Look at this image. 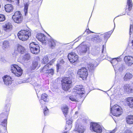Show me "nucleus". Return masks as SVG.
Masks as SVG:
<instances>
[{
  "instance_id": "32",
  "label": "nucleus",
  "mask_w": 133,
  "mask_h": 133,
  "mask_svg": "<svg viewBox=\"0 0 133 133\" xmlns=\"http://www.w3.org/2000/svg\"><path fill=\"white\" fill-rule=\"evenodd\" d=\"M12 25L10 23H6L3 26V28L4 29L6 30L7 29H9L11 28Z\"/></svg>"
},
{
  "instance_id": "14",
  "label": "nucleus",
  "mask_w": 133,
  "mask_h": 133,
  "mask_svg": "<svg viewBox=\"0 0 133 133\" xmlns=\"http://www.w3.org/2000/svg\"><path fill=\"white\" fill-rule=\"evenodd\" d=\"M100 57L103 59H107L110 61V62H111L112 58L108 57L107 56V54L106 51V48H105L104 45H102L101 54L100 56Z\"/></svg>"
},
{
  "instance_id": "3",
  "label": "nucleus",
  "mask_w": 133,
  "mask_h": 133,
  "mask_svg": "<svg viewBox=\"0 0 133 133\" xmlns=\"http://www.w3.org/2000/svg\"><path fill=\"white\" fill-rule=\"evenodd\" d=\"M110 111L112 115L116 116H119L122 113L121 107L117 104L115 105L113 107H111L110 105Z\"/></svg>"
},
{
  "instance_id": "7",
  "label": "nucleus",
  "mask_w": 133,
  "mask_h": 133,
  "mask_svg": "<svg viewBox=\"0 0 133 133\" xmlns=\"http://www.w3.org/2000/svg\"><path fill=\"white\" fill-rule=\"evenodd\" d=\"M11 106V104L10 103H7L5 107V109L6 110L5 113V115L4 118H5L2 122L1 124L3 126L6 128L7 124V118L9 114V111L10 107Z\"/></svg>"
},
{
  "instance_id": "2",
  "label": "nucleus",
  "mask_w": 133,
  "mask_h": 133,
  "mask_svg": "<svg viewBox=\"0 0 133 133\" xmlns=\"http://www.w3.org/2000/svg\"><path fill=\"white\" fill-rule=\"evenodd\" d=\"M62 88L65 91L68 90L72 86V81L69 77H64L61 81Z\"/></svg>"
},
{
  "instance_id": "55",
  "label": "nucleus",
  "mask_w": 133,
  "mask_h": 133,
  "mask_svg": "<svg viewBox=\"0 0 133 133\" xmlns=\"http://www.w3.org/2000/svg\"><path fill=\"white\" fill-rule=\"evenodd\" d=\"M16 0V3L17 5H19V0Z\"/></svg>"
},
{
  "instance_id": "17",
  "label": "nucleus",
  "mask_w": 133,
  "mask_h": 133,
  "mask_svg": "<svg viewBox=\"0 0 133 133\" xmlns=\"http://www.w3.org/2000/svg\"><path fill=\"white\" fill-rule=\"evenodd\" d=\"M39 58H35L32 61V64L30 65V69L31 71H32L36 68L38 64V60Z\"/></svg>"
},
{
  "instance_id": "5",
  "label": "nucleus",
  "mask_w": 133,
  "mask_h": 133,
  "mask_svg": "<svg viewBox=\"0 0 133 133\" xmlns=\"http://www.w3.org/2000/svg\"><path fill=\"white\" fill-rule=\"evenodd\" d=\"M73 91L74 94L79 95L81 98L82 97V95L85 93L84 89L82 85H76L73 89Z\"/></svg>"
},
{
  "instance_id": "60",
  "label": "nucleus",
  "mask_w": 133,
  "mask_h": 133,
  "mask_svg": "<svg viewBox=\"0 0 133 133\" xmlns=\"http://www.w3.org/2000/svg\"><path fill=\"white\" fill-rule=\"evenodd\" d=\"M78 114V112L77 111H76L75 112V115H77Z\"/></svg>"
},
{
  "instance_id": "52",
  "label": "nucleus",
  "mask_w": 133,
  "mask_h": 133,
  "mask_svg": "<svg viewBox=\"0 0 133 133\" xmlns=\"http://www.w3.org/2000/svg\"><path fill=\"white\" fill-rule=\"evenodd\" d=\"M39 101L40 103L41 104H45V102H46V101H43V100H42V99H41V100H39Z\"/></svg>"
},
{
  "instance_id": "61",
  "label": "nucleus",
  "mask_w": 133,
  "mask_h": 133,
  "mask_svg": "<svg viewBox=\"0 0 133 133\" xmlns=\"http://www.w3.org/2000/svg\"><path fill=\"white\" fill-rule=\"evenodd\" d=\"M4 115V113H2L1 115V116H2L3 115Z\"/></svg>"
},
{
  "instance_id": "34",
  "label": "nucleus",
  "mask_w": 133,
  "mask_h": 133,
  "mask_svg": "<svg viewBox=\"0 0 133 133\" xmlns=\"http://www.w3.org/2000/svg\"><path fill=\"white\" fill-rule=\"evenodd\" d=\"M123 65L121 64H117L115 65V66H114V68H115L117 70H118L120 71H122L123 70Z\"/></svg>"
},
{
  "instance_id": "16",
  "label": "nucleus",
  "mask_w": 133,
  "mask_h": 133,
  "mask_svg": "<svg viewBox=\"0 0 133 133\" xmlns=\"http://www.w3.org/2000/svg\"><path fill=\"white\" fill-rule=\"evenodd\" d=\"M49 64H47L45 65L43 67L42 71L44 73L50 74L52 75L54 73V70L52 69H48L49 68Z\"/></svg>"
},
{
  "instance_id": "46",
  "label": "nucleus",
  "mask_w": 133,
  "mask_h": 133,
  "mask_svg": "<svg viewBox=\"0 0 133 133\" xmlns=\"http://www.w3.org/2000/svg\"><path fill=\"white\" fill-rule=\"evenodd\" d=\"M77 130L79 133H83L84 131V130L83 129L79 128H78L77 129Z\"/></svg>"
},
{
  "instance_id": "62",
  "label": "nucleus",
  "mask_w": 133,
  "mask_h": 133,
  "mask_svg": "<svg viewBox=\"0 0 133 133\" xmlns=\"http://www.w3.org/2000/svg\"><path fill=\"white\" fill-rule=\"evenodd\" d=\"M63 133H68L67 131H65L64 132H63Z\"/></svg>"
},
{
  "instance_id": "20",
  "label": "nucleus",
  "mask_w": 133,
  "mask_h": 133,
  "mask_svg": "<svg viewBox=\"0 0 133 133\" xmlns=\"http://www.w3.org/2000/svg\"><path fill=\"white\" fill-rule=\"evenodd\" d=\"M127 105L131 108H133V97H128L125 99Z\"/></svg>"
},
{
  "instance_id": "57",
  "label": "nucleus",
  "mask_w": 133,
  "mask_h": 133,
  "mask_svg": "<svg viewBox=\"0 0 133 133\" xmlns=\"http://www.w3.org/2000/svg\"><path fill=\"white\" fill-rule=\"evenodd\" d=\"M10 98H8V99H7L6 100V103L8 102H9L10 101Z\"/></svg>"
},
{
  "instance_id": "56",
  "label": "nucleus",
  "mask_w": 133,
  "mask_h": 133,
  "mask_svg": "<svg viewBox=\"0 0 133 133\" xmlns=\"http://www.w3.org/2000/svg\"><path fill=\"white\" fill-rule=\"evenodd\" d=\"M8 2H14V0H5Z\"/></svg>"
},
{
  "instance_id": "10",
  "label": "nucleus",
  "mask_w": 133,
  "mask_h": 133,
  "mask_svg": "<svg viewBox=\"0 0 133 133\" xmlns=\"http://www.w3.org/2000/svg\"><path fill=\"white\" fill-rule=\"evenodd\" d=\"M77 74L83 80L86 79L88 75V72L86 68L83 67L78 70Z\"/></svg>"
},
{
  "instance_id": "8",
  "label": "nucleus",
  "mask_w": 133,
  "mask_h": 133,
  "mask_svg": "<svg viewBox=\"0 0 133 133\" xmlns=\"http://www.w3.org/2000/svg\"><path fill=\"white\" fill-rule=\"evenodd\" d=\"M29 47L31 52L35 54H37L40 51V47L36 43L32 42L29 44Z\"/></svg>"
},
{
  "instance_id": "35",
  "label": "nucleus",
  "mask_w": 133,
  "mask_h": 133,
  "mask_svg": "<svg viewBox=\"0 0 133 133\" xmlns=\"http://www.w3.org/2000/svg\"><path fill=\"white\" fill-rule=\"evenodd\" d=\"M48 96L45 94H43L41 96V99L43 100L44 101H47L48 100Z\"/></svg>"
},
{
  "instance_id": "43",
  "label": "nucleus",
  "mask_w": 133,
  "mask_h": 133,
  "mask_svg": "<svg viewBox=\"0 0 133 133\" xmlns=\"http://www.w3.org/2000/svg\"><path fill=\"white\" fill-rule=\"evenodd\" d=\"M5 16L4 15L0 14V22L3 21L5 20Z\"/></svg>"
},
{
  "instance_id": "42",
  "label": "nucleus",
  "mask_w": 133,
  "mask_h": 133,
  "mask_svg": "<svg viewBox=\"0 0 133 133\" xmlns=\"http://www.w3.org/2000/svg\"><path fill=\"white\" fill-rule=\"evenodd\" d=\"M133 33V23L130 24L129 28V35L130 37L131 34Z\"/></svg>"
},
{
  "instance_id": "33",
  "label": "nucleus",
  "mask_w": 133,
  "mask_h": 133,
  "mask_svg": "<svg viewBox=\"0 0 133 133\" xmlns=\"http://www.w3.org/2000/svg\"><path fill=\"white\" fill-rule=\"evenodd\" d=\"M9 42L8 41H4L3 43L2 47L4 49L8 48L9 46Z\"/></svg>"
},
{
  "instance_id": "59",
  "label": "nucleus",
  "mask_w": 133,
  "mask_h": 133,
  "mask_svg": "<svg viewBox=\"0 0 133 133\" xmlns=\"http://www.w3.org/2000/svg\"><path fill=\"white\" fill-rule=\"evenodd\" d=\"M123 15H124L123 14H122V13L119 15L118 16H117L116 17H119V16H123Z\"/></svg>"
},
{
  "instance_id": "54",
  "label": "nucleus",
  "mask_w": 133,
  "mask_h": 133,
  "mask_svg": "<svg viewBox=\"0 0 133 133\" xmlns=\"http://www.w3.org/2000/svg\"><path fill=\"white\" fill-rule=\"evenodd\" d=\"M1 60L4 63H5L6 61V60L3 57H2L1 58Z\"/></svg>"
},
{
  "instance_id": "51",
  "label": "nucleus",
  "mask_w": 133,
  "mask_h": 133,
  "mask_svg": "<svg viewBox=\"0 0 133 133\" xmlns=\"http://www.w3.org/2000/svg\"><path fill=\"white\" fill-rule=\"evenodd\" d=\"M131 3H132L131 0H128V4L129 7V8H130V7L131 4Z\"/></svg>"
},
{
  "instance_id": "36",
  "label": "nucleus",
  "mask_w": 133,
  "mask_h": 133,
  "mask_svg": "<svg viewBox=\"0 0 133 133\" xmlns=\"http://www.w3.org/2000/svg\"><path fill=\"white\" fill-rule=\"evenodd\" d=\"M77 96L76 95V96L75 94L74 95H71L69 97V99L70 100L73 102H76V99L77 98Z\"/></svg>"
},
{
  "instance_id": "58",
  "label": "nucleus",
  "mask_w": 133,
  "mask_h": 133,
  "mask_svg": "<svg viewBox=\"0 0 133 133\" xmlns=\"http://www.w3.org/2000/svg\"><path fill=\"white\" fill-rule=\"evenodd\" d=\"M132 12H133V13H131V12H130L131 14L130 16H131V17H133V8L132 10Z\"/></svg>"
},
{
  "instance_id": "63",
  "label": "nucleus",
  "mask_w": 133,
  "mask_h": 133,
  "mask_svg": "<svg viewBox=\"0 0 133 133\" xmlns=\"http://www.w3.org/2000/svg\"><path fill=\"white\" fill-rule=\"evenodd\" d=\"M88 30L90 32H90V33H92V32L91 31H90L89 29H88Z\"/></svg>"
},
{
  "instance_id": "28",
  "label": "nucleus",
  "mask_w": 133,
  "mask_h": 133,
  "mask_svg": "<svg viewBox=\"0 0 133 133\" xmlns=\"http://www.w3.org/2000/svg\"><path fill=\"white\" fill-rule=\"evenodd\" d=\"M30 58L31 56L30 54L27 53L23 56L22 59L24 62L26 63L30 59Z\"/></svg>"
},
{
  "instance_id": "53",
  "label": "nucleus",
  "mask_w": 133,
  "mask_h": 133,
  "mask_svg": "<svg viewBox=\"0 0 133 133\" xmlns=\"http://www.w3.org/2000/svg\"><path fill=\"white\" fill-rule=\"evenodd\" d=\"M38 87H40L39 86H36L35 87V89L36 91V92L37 94V92H39L40 91V90H38L37 88Z\"/></svg>"
},
{
  "instance_id": "44",
  "label": "nucleus",
  "mask_w": 133,
  "mask_h": 133,
  "mask_svg": "<svg viewBox=\"0 0 133 133\" xmlns=\"http://www.w3.org/2000/svg\"><path fill=\"white\" fill-rule=\"evenodd\" d=\"M48 109L47 107H46L44 109H43V113L45 116H46L48 115Z\"/></svg>"
},
{
  "instance_id": "48",
  "label": "nucleus",
  "mask_w": 133,
  "mask_h": 133,
  "mask_svg": "<svg viewBox=\"0 0 133 133\" xmlns=\"http://www.w3.org/2000/svg\"><path fill=\"white\" fill-rule=\"evenodd\" d=\"M66 124L72 125V121L68 119H66Z\"/></svg>"
},
{
  "instance_id": "22",
  "label": "nucleus",
  "mask_w": 133,
  "mask_h": 133,
  "mask_svg": "<svg viewBox=\"0 0 133 133\" xmlns=\"http://www.w3.org/2000/svg\"><path fill=\"white\" fill-rule=\"evenodd\" d=\"M48 42L49 44L52 49L56 46L57 41L50 36V38L48 39Z\"/></svg>"
},
{
  "instance_id": "15",
  "label": "nucleus",
  "mask_w": 133,
  "mask_h": 133,
  "mask_svg": "<svg viewBox=\"0 0 133 133\" xmlns=\"http://www.w3.org/2000/svg\"><path fill=\"white\" fill-rule=\"evenodd\" d=\"M3 79L5 85L9 86L12 84L13 79L11 77L6 75L3 77Z\"/></svg>"
},
{
  "instance_id": "12",
  "label": "nucleus",
  "mask_w": 133,
  "mask_h": 133,
  "mask_svg": "<svg viewBox=\"0 0 133 133\" xmlns=\"http://www.w3.org/2000/svg\"><path fill=\"white\" fill-rule=\"evenodd\" d=\"M77 52L81 54H84L86 53L89 49L88 46L84 44V42H82L80 45L78 47Z\"/></svg>"
},
{
  "instance_id": "9",
  "label": "nucleus",
  "mask_w": 133,
  "mask_h": 133,
  "mask_svg": "<svg viewBox=\"0 0 133 133\" xmlns=\"http://www.w3.org/2000/svg\"><path fill=\"white\" fill-rule=\"evenodd\" d=\"M12 18L15 22L19 24L22 22L23 19L22 15L19 11L15 12Z\"/></svg>"
},
{
  "instance_id": "13",
  "label": "nucleus",
  "mask_w": 133,
  "mask_h": 133,
  "mask_svg": "<svg viewBox=\"0 0 133 133\" xmlns=\"http://www.w3.org/2000/svg\"><path fill=\"white\" fill-rule=\"evenodd\" d=\"M68 57L69 61L74 63L78 60V56L74 52H71L68 54Z\"/></svg>"
},
{
  "instance_id": "37",
  "label": "nucleus",
  "mask_w": 133,
  "mask_h": 133,
  "mask_svg": "<svg viewBox=\"0 0 133 133\" xmlns=\"http://www.w3.org/2000/svg\"><path fill=\"white\" fill-rule=\"evenodd\" d=\"M64 61L63 59L61 60L60 61L59 63H58L56 65V69H57V72L58 71V70L59 69V67L60 65H61L62 64H64Z\"/></svg>"
},
{
  "instance_id": "23",
  "label": "nucleus",
  "mask_w": 133,
  "mask_h": 133,
  "mask_svg": "<svg viewBox=\"0 0 133 133\" xmlns=\"http://www.w3.org/2000/svg\"><path fill=\"white\" fill-rule=\"evenodd\" d=\"M13 5L11 4H7L4 6V9L5 11L8 12H11L13 9Z\"/></svg>"
},
{
  "instance_id": "4",
  "label": "nucleus",
  "mask_w": 133,
  "mask_h": 133,
  "mask_svg": "<svg viewBox=\"0 0 133 133\" xmlns=\"http://www.w3.org/2000/svg\"><path fill=\"white\" fill-rule=\"evenodd\" d=\"M11 70L16 76H21L23 74V70L17 65L12 64L11 66Z\"/></svg>"
},
{
  "instance_id": "38",
  "label": "nucleus",
  "mask_w": 133,
  "mask_h": 133,
  "mask_svg": "<svg viewBox=\"0 0 133 133\" xmlns=\"http://www.w3.org/2000/svg\"><path fill=\"white\" fill-rule=\"evenodd\" d=\"M49 61L48 57L47 56H45L43 57V61H42V63L43 64H47ZM48 64H49L48 63Z\"/></svg>"
},
{
  "instance_id": "40",
  "label": "nucleus",
  "mask_w": 133,
  "mask_h": 133,
  "mask_svg": "<svg viewBox=\"0 0 133 133\" xmlns=\"http://www.w3.org/2000/svg\"><path fill=\"white\" fill-rule=\"evenodd\" d=\"M125 91L127 93L129 94L132 92V88L130 87H125Z\"/></svg>"
},
{
  "instance_id": "30",
  "label": "nucleus",
  "mask_w": 133,
  "mask_h": 133,
  "mask_svg": "<svg viewBox=\"0 0 133 133\" xmlns=\"http://www.w3.org/2000/svg\"><path fill=\"white\" fill-rule=\"evenodd\" d=\"M29 4V1L24 3V12L25 16H26L28 13V9Z\"/></svg>"
},
{
  "instance_id": "47",
  "label": "nucleus",
  "mask_w": 133,
  "mask_h": 133,
  "mask_svg": "<svg viewBox=\"0 0 133 133\" xmlns=\"http://www.w3.org/2000/svg\"><path fill=\"white\" fill-rule=\"evenodd\" d=\"M117 128L116 127L114 130L110 131L109 132H107L106 133H115L117 131Z\"/></svg>"
},
{
  "instance_id": "25",
  "label": "nucleus",
  "mask_w": 133,
  "mask_h": 133,
  "mask_svg": "<svg viewBox=\"0 0 133 133\" xmlns=\"http://www.w3.org/2000/svg\"><path fill=\"white\" fill-rule=\"evenodd\" d=\"M92 37L91 39V41L95 43L101 42L102 41L101 39L100 38L99 36L98 35H94L92 36Z\"/></svg>"
},
{
  "instance_id": "41",
  "label": "nucleus",
  "mask_w": 133,
  "mask_h": 133,
  "mask_svg": "<svg viewBox=\"0 0 133 133\" xmlns=\"http://www.w3.org/2000/svg\"><path fill=\"white\" fill-rule=\"evenodd\" d=\"M43 36V34L41 33H39L38 34L36 35V37L37 39L40 41L41 39L42 38V36Z\"/></svg>"
},
{
  "instance_id": "50",
  "label": "nucleus",
  "mask_w": 133,
  "mask_h": 133,
  "mask_svg": "<svg viewBox=\"0 0 133 133\" xmlns=\"http://www.w3.org/2000/svg\"><path fill=\"white\" fill-rule=\"evenodd\" d=\"M84 33L82 35H80L75 40L76 41V42H77L81 38V37L82 36H83V35L84 34Z\"/></svg>"
},
{
  "instance_id": "18",
  "label": "nucleus",
  "mask_w": 133,
  "mask_h": 133,
  "mask_svg": "<svg viewBox=\"0 0 133 133\" xmlns=\"http://www.w3.org/2000/svg\"><path fill=\"white\" fill-rule=\"evenodd\" d=\"M124 60L126 64L128 66H130L133 64V57L125 56Z\"/></svg>"
},
{
  "instance_id": "6",
  "label": "nucleus",
  "mask_w": 133,
  "mask_h": 133,
  "mask_svg": "<svg viewBox=\"0 0 133 133\" xmlns=\"http://www.w3.org/2000/svg\"><path fill=\"white\" fill-rule=\"evenodd\" d=\"M90 128L92 131L97 133H101L103 127L97 123L93 122L91 123Z\"/></svg>"
},
{
  "instance_id": "27",
  "label": "nucleus",
  "mask_w": 133,
  "mask_h": 133,
  "mask_svg": "<svg viewBox=\"0 0 133 133\" xmlns=\"http://www.w3.org/2000/svg\"><path fill=\"white\" fill-rule=\"evenodd\" d=\"M132 75L129 72L126 73L124 76L123 79L124 81H127L131 79L132 77Z\"/></svg>"
},
{
  "instance_id": "31",
  "label": "nucleus",
  "mask_w": 133,
  "mask_h": 133,
  "mask_svg": "<svg viewBox=\"0 0 133 133\" xmlns=\"http://www.w3.org/2000/svg\"><path fill=\"white\" fill-rule=\"evenodd\" d=\"M18 52L21 54H23L24 52L25 49L21 45H19L17 48Z\"/></svg>"
},
{
  "instance_id": "11",
  "label": "nucleus",
  "mask_w": 133,
  "mask_h": 133,
  "mask_svg": "<svg viewBox=\"0 0 133 133\" xmlns=\"http://www.w3.org/2000/svg\"><path fill=\"white\" fill-rule=\"evenodd\" d=\"M87 63V66L89 71L93 72L95 68L98 65L97 63L95 60L91 59Z\"/></svg>"
},
{
  "instance_id": "39",
  "label": "nucleus",
  "mask_w": 133,
  "mask_h": 133,
  "mask_svg": "<svg viewBox=\"0 0 133 133\" xmlns=\"http://www.w3.org/2000/svg\"><path fill=\"white\" fill-rule=\"evenodd\" d=\"M42 37L40 41L43 43H46L47 42V41H48L47 37L43 34V36H42Z\"/></svg>"
},
{
  "instance_id": "1",
  "label": "nucleus",
  "mask_w": 133,
  "mask_h": 133,
  "mask_svg": "<svg viewBox=\"0 0 133 133\" xmlns=\"http://www.w3.org/2000/svg\"><path fill=\"white\" fill-rule=\"evenodd\" d=\"M31 35V32L28 30H21L17 34L19 39L23 41H25L28 40Z\"/></svg>"
},
{
  "instance_id": "26",
  "label": "nucleus",
  "mask_w": 133,
  "mask_h": 133,
  "mask_svg": "<svg viewBox=\"0 0 133 133\" xmlns=\"http://www.w3.org/2000/svg\"><path fill=\"white\" fill-rule=\"evenodd\" d=\"M127 123L129 124H133V115H128L126 118Z\"/></svg>"
},
{
  "instance_id": "21",
  "label": "nucleus",
  "mask_w": 133,
  "mask_h": 133,
  "mask_svg": "<svg viewBox=\"0 0 133 133\" xmlns=\"http://www.w3.org/2000/svg\"><path fill=\"white\" fill-rule=\"evenodd\" d=\"M114 28L113 29V30L111 31L108 32H106L104 34L103 37L104 38V39L105 41L106 42L108 40V39L110 37L111 35L113 32L115 28V25L114 22Z\"/></svg>"
},
{
  "instance_id": "29",
  "label": "nucleus",
  "mask_w": 133,
  "mask_h": 133,
  "mask_svg": "<svg viewBox=\"0 0 133 133\" xmlns=\"http://www.w3.org/2000/svg\"><path fill=\"white\" fill-rule=\"evenodd\" d=\"M61 109L65 117H66L68 111V108L67 106L66 105L62 107Z\"/></svg>"
},
{
  "instance_id": "64",
  "label": "nucleus",
  "mask_w": 133,
  "mask_h": 133,
  "mask_svg": "<svg viewBox=\"0 0 133 133\" xmlns=\"http://www.w3.org/2000/svg\"><path fill=\"white\" fill-rule=\"evenodd\" d=\"M41 0H38V1H41Z\"/></svg>"
},
{
  "instance_id": "19",
  "label": "nucleus",
  "mask_w": 133,
  "mask_h": 133,
  "mask_svg": "<svg viewBox=\"0 0 133 133\" xmlns=\"http://www.w3.org/2000/svg\"><path fill=\"white\" fill-rule=\"evenodd\" d=\"M128 0H127V6H126V8H125V10H124L125 11L123 12L122 13V14H123L124 15H125L126 12L127 15L129 16H130L131 14L130 11L131 10L132 8V6H133V4L132 1V0H131L132 3V4L131 3V4L130 7V8H129V7L128 4Z\"/></svg>"
},
{
  "instance_id": "24",
  "label": "nucleus",
  "mask_w": 133,
  "mask_h": 133,
  "mask_svg": "<svg viewBox=\"0 0 133 133\" xmlns=\"http://www.w3.org/2000/svg\"><path fill=\"white\" fill-rule=\"evenodd\" d=\"M122 58L119 57L117 58H112L111 63L112 64L113 66H115L116 64H117L118 62L121 61Z\"/></svg>"
},
{
  "instance_id": "49",
  "label": "nucleus",
  "mask_w": 133,
  "mask_h": 133,
  "mask_svg": "<svg viewBox=\"0 0 133 133\" xmlns=\"http://www.w3.org/2000/svg\"><path fill=\"white\" fill-rule=\"evenodd\" d=\"M124 133H132L131 130L129 129L125 130Z\"/></svg>"
},
{
  "instance_id": "45",
  "label": "nucleus",
  "mask_w": 133,
  "mask_h": 133,
  "mask_svg": "<svg viewBox=\"0 0 133 133\" xmlns=\"http://www.w3.org/2000/svg\"><path fill=\"white\" fill-rule=\"evenodd\" d=\"M72 127V125L66 124L65 129L67 130H69Z\"/></svg>"
}]
</instances>
